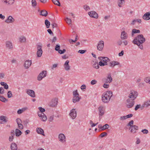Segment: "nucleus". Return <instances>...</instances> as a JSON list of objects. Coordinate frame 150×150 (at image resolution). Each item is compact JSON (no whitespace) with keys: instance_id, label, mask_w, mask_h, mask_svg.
<instances>
[{"instance_id":"10","label":"nucleus","mask_w":150,"mask_h":150,"mask_svg":"<svg viewBox=\"0 0 150 150\" xmlns=\"http://www.w3.org/2000/svg\"><path fill=\"white\" fill-rule=\"evenodd\" d=\"M69 115L70 118L72 119H74L77 116V112L75 109H73L70 111Z\"/></svg>"},{"instance_id":"39","label":"nucleus","mask_w":150,"mask_h":150,"mask_svg":"<svg viewBox=\"0 0 150 150\" xmlns=\"http://www.w3.org/2000/svg\"><path fill=\"white\" fill-rule=\"evenodd\" d=\"M45 23L47 28H49L50 25V22L47 19L45 21Z\"/></svg>"},{"instance_id":"28","label":"nucleus","mask_w":150,"mask_h":150,"mask_svg":"<svg viewBox=\"0 0 150 150\" xmlns=\"http://www.w3.org/2000/svg\"><path fill=\"white\" fill-rule=\"evenodd\" d=\"M18 40L21 43L25 42L26 40V38L23 36H21L20 37Z\"/></svg>"},{"instance_id":"33","label":"nucleus","mask_w":150,"mask_h":150,"mask_svg":"<svg viewBox=\"0 0 150 150\" xmlns=\"http://www.w3.org/2000/svg\"><path fill=\"white\" fill-rule=\"evenodd\" d=\"M40 15L43 16H46L47 15V12L45 10H43L41 11Z\"/></svg>"},{"instance_id":"1","label":"nucleus","mask_w":150,"mask_h":150,"mask_svg":"<svg viewBox=\"0 0 150 150\" xmlns=\"http://www.w3.org/2000/svg\"><path fill=\"white\" fill-rule=\"evenodd\" d=\"M113 95L112 92L108 91L104 93L102 95L101 100L104 103H108Z\"/></svg>"},{"instance_id":"7","label":"nucleus","mask_w":150,"mask_h":150,"mask_svg":"<svg viewBox=\"0 0 150 150\" xmlns=\"http://www.w3.org/2000/svg\"><path fill=\"white\" fill-rule=\"evenodd\" d=\"M47 75V71L44 70L41 72L38 75L37 79L38 81L41 80L43 78L45 77Z\"/></svg>"},{"instance_id":"35","label":"nucleus","mask_w":150,"mask_h":150,"mask_svg":"<svg viewBox=\"0 0 150 150\" xmlns=\"http://www.w3.org/2000/svg\"><path fill=\"white\" fill-rule=\"evenodd\" d=\"M84 9L86 11H89L90 9V7L87 4H85L83 6Z\"/></svg>"},{"instance_id":"20","label":"nucleus","mask_w":150,"mask_h":150,"mask_svg":"<svg viewBox=\"0 0 150 150\" xmlns=\"http://www.w3.org/2000/svg\"><path fill=\"white\" fill-rule=\"evenodd\" d=\"M32 64V61L31 60H26L24 64V67L25 69H28Z\"/></svg>"},{"instance_id":"12","label":"nucleus","mask_w":150,"mask_h":150,"mask_svg":"<svg viewBox=\"0 0 150 150\" xmlns=\"http://www.w3.org/2000/svg\"><path fill=\"white\" fill-rule=\"evenodd\" d=\"M127 106L128 108H132L134 105L135 103L134 100H133L130 99H127L126 100Z\"/></svg>"},{"instance_id":"40","label":"nucleus","mask_w":150,"mask_h":150,"mask_svg":"<svg viewBox=\"0 0 150 150\" xmlns=\"http://www.w3.org/2000/svg\"><path fill=\"white\" fill-rule=\"evenodd\" d=\"M140 33V31L139 30H137L136 29H133L132 30V34L133 35L134 34L136 33Z\"/></svg>"},{"instance_id":"19","label":"nucleus","mask_w":150,"mask_h":150,"mask_svg":"<svg viewBox=\"0 0 150 150\" xmlns=\"http://www.w3.org/2000/svg\"><path fill=\"white\" fill-rule=\"evenodd\" d=\"M6 47L8 49L11 50L13 48L12 42L10 40H7L5 42Z\"/></svg>"},{"instance_id":"29","label":"nucleus","mask_w":150,"mask_h":150,"mask_svg":"<svg viewBox=\"0 0 150 150\" xmlns=\"http://www.w3.org/2000/svg\"><path fill=\"white\" fill-rule=\"evenodd\" d=\"M125 0H118V6L120 7H122L125 4Z\"/></svg>"},{"instance_id":"3","label":"nucleus","mask_w":150,"mask_h":150,"mask_svg":"<svg viewBox=\"0 0 150 150\" xmlns=\"http://www.w3.org/2000/svg\"><path fill=\"white\" fill-rule=\"evenodd\" d=\"M98 58L100 60L99 62V64L100 66H103L108 64L107 62L109 60V58L106 57H101Z\"/></svg>"},{"instance_id":"8","label":"nucleus","mask_w":150,"mask_h":150,"mask_svg":"<svg viewBox=\"0 0 150 150\" xmlns=\"http://www.w3.org/2000/svg\"><path fill=\"white\" fill-rule=\"evenodd\" d=\"M42 46L41 45H37V55L38 57H40L42 56Z\"/></svg>"},{"instance_id":"26","label":"nucleus","mask_w":150,"mask_h":150,"mask_svg":"<svg viewBox=\"0 0 150 150\" xmlns=\"http://www.w3.org/2000/svg\"><path fill=\"white\" fill-rule=\"evenodd\" d=\"M110 66L112 67H114L115 66L118 65L120 64V63L117 61H112L110 63Z\"/></svg>"},{"instance_id":"55","label":"nucleus","mask_w":150,"mask_h":150,"mask_svg":"<svg viewBox=\"0 0 150 150\" xmlns=\"http://www.w3.org/2000/svg\"><path fill=\"white\" fill-rule=\"evenodd\" d=\"M86 50H79L78 52L80 54H83L86 52Z\"/></svg>"},{"instance_id":"18","label":"nucleus","mask_w":150,"mask_h":150,"mask_svg":"<svg viewBox=\"0 0 150 150\" xmlns=\"http://www.w3.org/2000/svg\"><path fill=\"white\" fill-rule=\"evenodd\" d=\"M26 93L32 98L35 97V92L33 90L31 89H27L26 91Z\"/></svg>"},{"instance_id":"6","label":"nucleus","mask_w":150,"mask_h":150,"mask_svg":"<svg viewBox=\"0 0 150 150\" xmlns=\"http://www.w3.org/2000/svg\"><path fill=\"white\" fill-rule=\"evenodd\" d=\"M88 14L90 17L97 19L98 17V15L96 12L94 11H89L88 13Z\"/></svg>"},{"instance_id":"25","label":"nucleus","mask_w":150,"mask_h":150,"mask_svg":"<svg viewBox=\"0 0 150 150\" xmlns=\"http://www.w3.org/2000/svg\"><path fill=\"white\" fill-rule=\"evenodd\" d=\"M36 132L39 134H42L43 136H45L44 134V131L41 128L38 127L36 128Z\"/></svg>"},{"instance_id":"11","label":"nucleus","mask_w":150,"mask_h":150,"mask_svg":"<svg viewBox=\"0 0 150 150\" xmlns=\"http://www.w3.org/2000/svg\"><path fill=\"white\" fill-rule=\"evenodd\" d=\"M37 114L38 116L40 118V119L42 121L45 122L47 120V117L43 112L38 111L37 112Z\"/></svg>"},{"instance_id":"50","label":"nucleus","mask_w":150,"mask_h":150,"mask_svg":"<svg viewBox=\"0 0 150 150\" xmlns=\"http://www.w3.org/2000/svg\"><path fill=\"white\" fill-rule=\"evenodd\" d=\"M97 81L95 79L92 80L91 82V84L92 85L96 84L97 83Z\"/></svg>"},{"instance_id":"23","label":"nucleus","mask_w":150,"mask_h":150,"mask_svg":"<svg viewBox=\"0 0 150 150\" xmlns=\"http://www.w3.org/2000/svg\"><path fill=\"white\" fill-rule=\"evenodd\" d=\"M15 21L14 19L11 16H8L7 19L5 20V22L7 23H12Z\"/></svg>"},{"instance_id":"47","label":"nucleus","mask_w":150,"mask_h":150,"mask_svg":"<svg viewBox=\"0 0 150 150\" xmlns=\"http://www.w3.org/2000/svg\"><path fill=\"white\" fill-rule=\"evenodd\" d=\"M0 120L4 122H6V117L4 116H1L0 117Z\"/></svg>"},{"instance_id":"31","label":"nucleus","mask_w":150,"mask_h":150,"mask_svg":"<svg viewBox=\"0 0 150 150\" xmlns=\"http://www.w3.org/2000/svg\"><path fill=\"white\" fill-rule=\"evenodd\" d=\"M11 150H17V145L15 143H12L11 145Z\"/></svg>"},{"instance_id":"15","label":"nucleus","mask_w":150,"mask_h":150,"mask_svg":"<svg viewBox=\"0 0 150 150\" xmlns=\"http://www.w3.org/2000/svg\"><path fill=\"white\" fill-rule=\"evenodd\" d=\"M58 103V99L55 98L52 99L49 103V105L52 107L56 106Z\"/></svg>"},{"instance_id":"4","label":"nucleus","mask_w":150,"mask_h":150,"mask_svg":"<svg viewBox=\"0 0 150 150\" xmlns=\"http://www.w3.org/2000/svg\"><path fill=\"white\" fill-rule=\"evenodd\" d=\"M73 96L72 101L74 103H76L80 101L81 97L79 96L77 90L73 91Z\"/></svg>"},{"instance_id":"51","label":"nucleus","mask_w":150,"mask_h":150,"mask_svg":"<svg viewBox=\"0 0 150 150\" xmlns=\"http://www.w3.org/2000/svg\"><path fill=\"white\" fill-rule=\"evenodd\" d=\"M7 96L8 98H10L12 96V94L11 91H9L8 92Z\"/></svg>"},{"instance_id":"52","label":"nucleus","mask_w":150,"mask_h":150,"mask_svg":"<svg viewBox=\"0 0 150 150\" xmlns=\"http://www.w3.org/2000/svg\"><path fill=\"white\" fill-rule=\"evenodd\" d=\"M60 45H58L57 44L56 45L55 48V50L57 51H58L59 50H60Z\"/></svg>"},{"instance_id":"2","label":"nucleus","mask_w":150,"mask_h":150,"mask_svg":"<svg viewBox=\"0 0 150 150\" xmlns=\"http://www.w3.org/2000/svg\"><path fill=\"white\" fill-rule=\"evenodd\" d=\"M145 41V39L143 35H139L136 37L132 41L134 44H143Z\"/></svg>"},{"instance_id":"9","label":"nucleus","mask_w":150,"mask_h":150,"mask_svg":"<svg viewBox=\"0 0 150 150\" xmlns=\"http://www.w3.org/2000/svg\"><path fill=\"white\" fill-rule=\"evenodd\" d=\"M58 140L62 143H64L66 142V137L65 135L61 133L58 135Z\"/></svg>"},{"instance_id":"61","label":"nucleus","mask_w":150,"mask_h":150,"mask_svg":"<svg viewBox=\"0 0 150 150\" xmlns=\"http://www.w3.org/2000/svg\"><path fill=\"white\" fill-rule=\"evenodd\" d=\"M16 122L17 123V124H18L21 123V121L20 119L18 118L16 119Z\"/></svg>"},{"instance_id":"45","label":"nucleus","mask_w":150,"mask_h":150,"mask_svg":"<svg viewBox=\"0 0 150 150\" xmlns=\"http://www.w3.org/2000/svg\"><path fill=\"white\" fill-rule=\"evenodd\" d=\"M14 136L11 135V136L9 137L8 139V140L10 142H12L13 139H14Z\"/></svg>"},{"instance_id":"17","label":"nucleus","mask_w":150,"mask_h":150,"mask_svg":"<svg viewBox=\"0 0 150 150\" xmlns=\"http://www.w3.org/2000/svg\"><path fill=\"white\" fill-rule=\"evenodd\" d=\"M2 2L7 6H11L14 3L15 0H1Z\"/></svg>"},{"instance_id":"43","label":"nucleus","mask_w":150,"mask_h":150,"mask_svg":"<svg viewBox=\"0 0 150 150\" xmlns=\"http://www.w3.org/2000/svg\"><path fill=\"white\" fill-rule=\"evenodd\" d=\"M109 125L108 124H105L102 127V130H104L108 129L109 127Z\"/></svg>"},{"instance_id":"32","label":"nucleus","mask_w":150,"mask_h":150,"mask_svg":"<svg viewBox=\"0 0 150 150\" xmlns=\"http://www.w3.org/2000/svg\"><path fill=\"white\" fill-rule=\"evenodd\" d=\"M22 133L18 129H16L15 130V134L16 137H19L21 136Z\"/></svg>"},{"instance_id":"14","label":"nucleus","mask_w":150,"mask_h":150,"mask_svg":"<svg viewBox=\"0 0 150 150\" xmlns=\"http://www.w3.org/2000/svg\"><path fill=\"white\" fill-rule=\"evenodd\" d=\"M98 114L100 116H103L105 112V108L104 106H100L98 108Z\"/></svg>"},{"instance_id":"49","label":"nucleus","mask_w":150,"mask_h":150,"mask_svg":"<svg viewBox=\"0 0 150 150\" xmlns=\"http://www.w3.org/2000/svg\"><path fill=\"white\" fill-rule=\"evenodd\" d=\"M126 119V116H121L120 118V120L121 121H123Z\"/></svg>"},{"instance_id":"34","label":"nucleus","mask_w":150,"mask_h":150,"mask_svg":"<svg viewBox=\"0 0 150 150\" xmlns=\"http://www.w3.org/2000/svg\"><path fill=\"white\" fill-rule=\"evenodd\" d=\"M99 63H98L97 62L95 61L94 63L93 66L94 68L98 69L99 68Z\"/></svg>"},{"instance_id":"59","label":"nucleus","mask_w":150,"mask_h":150,"mask_svg":"<svg viewBox=\"0 0 150 150\" xmlns=\"http://www.w3.org/2000/svg\"><path fill=\"white\" fill-rule=\"evenodd\" d=\"M133 122H133V120H131L128 123V126H130V127H131V126H132V125L133 124Z\"/></svg>"},{"instance_id":"58","label":"nucleus","mask_w":150,"mask_h":150,"mask_svg":"<svg viewBox=\"0 0 150 150\" xmlns=\"http://www.w3.org/2000/svg\"><path fill=\"white\" fill-rule=\"evenodd\" d=\"M58 65L57 64H54L52 65L51 67V69H54L56 68Z\"/></svg>"},{"instance_id":"24","label":"nucleus","mask_w":150,"mask_h":150,"mask_svg":"<svg viewBox=\"0 0 150 150\" xmlns=\"http://www.w3.org/2000/svg\"><path fill=\"white\" fill-rule=\"evenodd\" d=\"M143 19L146 21L150 19V12H146L142 16Z\"/></svg>"},{"instance_id":"57","label":"nucleus","mask_w":150,"mask_h":150,"mask_svg":"<svg viewBox=\"0 0 150 150\" xmlns=\"http://www.w3.org/2000/svg\"><path fill=\"white\" fill-rule=\"evenodd\" d=\"M142 44H140V45L139 44H136V45H137L139 47V48L141 49V50H142L143 48V45H142Z\"/></svg>"},{"instance_id":"44","label":"nucleus","mask_w":150,"mask_h":150,"mask_svg":"<svg viewBox=\"0 0 150 150\" xmlns=\"http://www.w3.org/2000/svg\"><path fill=\"white\" fill-rule=\"evenodd\" d=\"M6 99L3 96H0V100L4 102H5L6 101Z\"/></svg>"},{"instance_id":"22","label":"nucleus","mask_w":150,"mask_h":150,"mask_svg":"<svg viewBox=\"0 0 150 150\" xmlns=\"http://www.w3.org/2000/svg\"><path fill=\"white\" fill-rule=\"evenodd\" d=\"M138 129V127L137 126L135 125H133L130 127L129 129L130 130L132 133H134L136 132Z\"/></svg>"},{"instance_id":"36","label":"nucleus","mask_w":150,"mask_h":150,"mask_svg":"<svg viewBox=\"0 0 150 150\" xmlns=\"http://www.w3.org/2000/svg\"><path fill=\"white\" fill-rule=\"evenodd\" d=\"M0 84L4 86V88L6 89H7L8 88V86L7 84L4 82H1L0 83Z\"/></svg>"},{"instance_id":"41","label":"nucleus","mask_w":150,"mask_h":150,"mask_svg":"<svg viewBox=\"0 0 150 150\" xmlns=\"http://www.w3.org/2000/svg\"><path fill=\"white\" fill-rule=\"evenodd\" d=\"M32 6L34 7H35L37 6V4L35 0H32L31 1Z\"/></svg>"},{"instance_id":"27","label":"nucleus","mask_w":150,"mask_h":150,"mask_svg":"<svg viewBox=\"0 0 150 150\" xmlns=\"http://www.w3.org/2000/svg\"><path fill=\"white\" fill-rule=\"evenodd\" d=\"M112 81V79L110 74L108 75L106 80V83H110Z\"/></svg>"},{"instance_id":"64","label":"nucleus","mask_w":150,"mask_h":150,"mask_svg":"<svg viewBox=\"0 0 150 150\" xmlns=\"http://www.w3.org/2000/svg\"><path fill=\"white\" fill-rule=\"evenodd\" d=\"M140 106H141L140 105H137L135 108V109H134L135 110H137L140 107Z\"/></svg>"},{"instance_id":"21","label":"nucleus","mask_w":150,"mask_h":150,"mask_svg":"<svg viewBox=\"0 0 150 150\" xmlns=\"http://www.w3.org/2000/svg\"><path fill=\"white\" fill-rule=\"evenodd\" d=\"M69 61L68 60H67L64 65V69L66 71H69L70 69V66L69 64Z\"/></svg>"},{"instance_id":"16","label":"nucleus","mask_w":150,"mask_h":150,"mask_svg":"<svg viewBox=\"0 0 150 150\" xmlns=\"http://www.w3.org/2000/svg\"><path fill=\"white\" fill-rule=\"evenodd\" d=\"M128 37L127 33L125 30L122 31L121 33L120 38L122 40L127 39Z\"/></svg>"},{"instance_id":"42","label":"nucleus","mask_w":150,"mask_h":150,"mask_svg":"<svg viewBox=\"0 0 150 150\" xmlns=\"http://www.w3.org/2000/svg\"><path fill=\"white\" fill-rule=\"evenodd\" d=\"M144 80L145 82L150 84V77H146L144 79Z\"/></svg>"},{"instance_id":"56","label":"nucleus","mask_w":150,"mask_h":150,"mask_svg":"<svg viewBox=\"0 0 150 150\" xmlns=\"http://www.w3.org/2000/svg\"><path fill=\"white\" fill-rule=\"evenodd\" d=\"M4 90L2 87H0V93L3 94L4 93Z\"/></svg>"},{"instance_id":"13","label":"nucleus","mask_w":150,"mask_h":150,"mask_svg":"<svg viewBox=\"0 0 150 150\" xmlns=\"http://www.w3.org/2000/svg\"><path fill=\"white\" fill-rule=\"evenodd\" d=\"M104 46V42L100 40L98 42L97 45V49L98 50L101 51L103 50Z\"/></svg>"},{"instance_id":"38","label":"nucleus","mask_w":150,"mask_h":150,"mask_svg":"<svg viewBox=\"0 0 150 150\" xmlns=\"http://www.w3.org/2000/svg\"><path fill=\"white\" fill-rule=\"evenodd\" d=\"M65 20L66 23L69 25L71 24V19L69 18L68 17H66Z\"/></svg>"},{"instance_id":"30","label":"nucleus","mask_w":150,"mask_h":150,"mask_svg":"<svg viewBox=\"0 0 150 150\" xmlns=\"http://www.w3.org/2000/svg\"><path fill=\"white\" fill-rule=\"evenodd\" d=\"M150 105V100L145 101L143 104L141 108H143L144 107H147Z\"/></svg>"},{"instance_id":"53","label":"nucleus","mask_w":150,"mask_h":150,"mask_svg":"<svg viewBox=\"0 0 150 150\" xmlns=\"http://www.w3.org/2000/svg\"><path fill=\"white\" fill-rule=\"evenodd\" d=\"M141 132L144 134H147L148 133V131L146 129H142Z\"/></svg>"},{"instance_id":"5","label":"nucleus","mask_w":150,"mask_h":150,"mask_svg":"<svg viewBox=\"0 0 150 150\" xmlns=\"http://www.w3.org/2000/svg\"><path fill=\"white\" fill-rule=\"evenodd\" d=\"M138 96V92L132 90L128 95L129 99L134 100Z\"/></svg>"},{"instance_id":"60","label":"nucleus","mask_w":150,"mask_h":150,"mask_svg":"<svg viewBox=\"0 0 150 150\" xmlns=\"http://www.w3.org/2000/svg\"><path fill=\"white\" fill-rule=\"evenodd\" d=\"M109 86L108 84L106 83H104L103 85V87L105 88H108L109 87Z\"/></svg>"},{"instance_id":"62","label":"nucleus","mask_w":150,"mask_h":150,"mask_svg":"<svg viewBox=\"0 0 150 150\" xmlns=\"http://www.w3.org/2000/svg\"><path fill=\"white\" fill-rule=\"evenodd\" d=\"M18 127L20 129H22L23 128V126L21 124V123H20L19 124H18Z\"/></svg>"},{"instance_id":"37","label":"nucleus","mask_w":150,"mask_h":150,"mask_svg":"<svg viewBox=\"0 0 150 150\" xmlns=\"http://www.w3.org/2000/svg\"><path fill=\"white\" fill-rule=\"evenodd\" d=\"M53 3L56 5L58 6H60V3L59 2V0H52Z\"/></svg>"},{"instance_id":"46","label":"nucleus","mask_w":150,"mask_h":150,"mask_svg":"<svg viewBox=\"0 0 150 150\" xmlns=\"http://www.w3.org/2000/svg\"><path fill=\"white\" fill-rule=\"evenodd\" d=\"M136 141L135 142V144H139L141 143V140L138 137H137L136 138Z\"/></svg>"},{"instance_id":"48","label":"nucleus","mask_w":150,"mask_h":150,"mask_svg":"<svg viewBox=\"0 0 150 150\" xmlns=\"http://www.w3.org/2000/svg\"><path fill=\"white\" fill-rule=\"evenodd\" d=\"M38 109L39 110V111H40L42 112H44L45 111V108H42L41 107H40L38 108Z\"/></svg>"},{"instance_id":"63","label":"nucleus","mask_w":150,"mask_h":150,"mask_svg":"<svg viewBox=\"0 0 150 150\" xmlns=\"http://www.w3.org/2000/svg\"><path fill=\"white\" fill-rule=\"evenodd\" d=\"M133 116V114H130L126 115L127 119L128 118H130L132 117Z\"/></svg>"},{"instance_id":"54","label":"nucleus","mask_w":150,"mask_h":150,"mask_svg":"<svg viewBox=\"0 0 150 150\" xmlns=\"http://www.w3.org/2000/svg\"><path fill=\"white\" fill-rule=\"evenodd\" d=\"M107 135V133L105 132H103L101 134L100 136L102 137H103Z\"/></svg>"}]
</instances>
